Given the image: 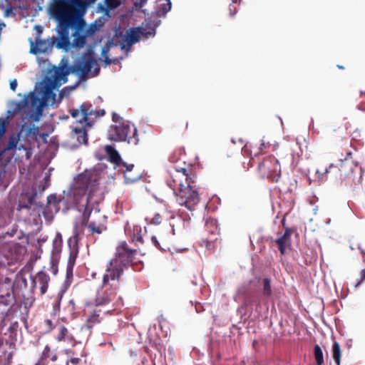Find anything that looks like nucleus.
Returning <instances> with one entry per match:
<instances>
[{"instance_id":"1","label":"nucleus","mask_w":365,"mask_h":365,"mask_svg":"<svg viewBox=\"0 0 365 365\" xmlns=\"http://www.w3.org/2000/svg\"><path fill=\"white\" fill-rule=\"evenodd\" d=\"M69 73L68 68L65 66H53L48 68L38 91L31 92L22 101L15 103L13 110H8L6 117L0 118V138L5 134L6 126L14 115L20 114L24 120L38 122L43 115L46 105L53 106L61 101L64 91L60 92L59 99L56 100L54 90L67 82Z\"/></svg>"},{"instance_id":"2","label":"nucleus","mask_w":365,"mask_h":365,"mask_svg":"<svg viewBox=\"0 0 365 365\" xmlns=\"http://www.w3.org/2000/svg\"><path fill=\"white\" fill-rule=\"evenodd\" d=\"M135 250L128 247L125 242L120 243L116 254L107 264L103 277L101 290L98 292L96 299L97 307L112 304L113 310L122 305V299L117 296L119 288V279L124 269L133 259Z\"/></svg>"},{"instance_id":"3","label":"nucleus","mask_w":365,"mask_h":365,"mask_svg":"<svg viewBox=\"0 0 365 365\" xmlns=\"http://www.w3.org/2000/svg\"><path fill=\"white\" fill-rule=\"evenodd\" d=\"M96 185L86 173L79 174L75 179L67 194V200L71 207H76L79 211L83 210L84 214L93 212L98 214L103 221L106 216L99 214L98 207V198L95 197ZM88 229L92 233L101 234L106 229L104 222L92 221L88 225Z\"/></svg>"},{"instance_id":"4","label":"nucleus","mask_w":365,"mask_h":365,"mask_svg":"<svg viewBox=\"0 0 365 365\" xmlns=\"http://www.w3.org/2000/svg\"><path fill=\"white\" fill-rule=\"evenodd\" d=\"M108 138L113 141H127L133 145H136L139 141L137 129L129 121L110 126L108 130Z\"/></svg>"},{"instance_id":"5","label":"nucleus","mask_w":365,"mask_h":365,"mask_svg":"<svg viewBox=\"0 0 365 365\" xmlns=\"http://www.w3.org/2000/svg\"><path fill=\"white\" fill-rule=\"evenodd\" d=\"M73 69L81 79H86L97 76L100 66L91 54L85 53L76 61Z\"/></svg>"},{"instance_id":"6","label":"nucleus","mask_w":365,"mask_h":365,"mask_svg":"<svg viewBox=\"0 0 365 365\" xmlns=\"http://www.w3.org/2000/svg\"><path fill=\"white\" fill-rule=\"evenodd\" d=\"M193 183L194 180L190 178L175 195L178 204L186 207L190 210H192L200 200L199 194L194 189Z\"/></svg>"},{"instance_id":"7","label":"nucleus","mask_w":365,"mask_h":365,"mask_svg":"<svg viewBox=\"0 0 365 365\" xmlns=\"http://www.w3.org/2000/svg\"><path fill=\"white\" fill-rule=\"evenodd\" d=\"M71 115L76 119V122L85 123L86 126L91 127V117L94 115L96 118H100L105 115L104 109L94 110L92 105L88 103H83L79 108H73L70 110Z\"/></svg>"},{"instance_id":"8","label":"nucleus","mask_w":365,"mask_h":365,"mask_svg":"<svg viewBox=\"0 0 365 365\" xmlns=\"http://www.w3.org/2000/svg\"><path fill=\"white\" fill-rule=\"evenodd\" d=\"M259 170L263 178L278 181L281 175V167L274 156H269L259 165Z\"/></svg>"},{"instance_id":"9","label":"nucleus","mask_w":365,"mask_h":365,"mask_svg":"<svg viewBox=\"0 0 365 365\" xmlns=\"http://www.w3.org/2000/svg\"><path fill=\"white\" fill-rule=\"evenodd\" d=\"M186 171L185 168H182L180 170L175 169L173 172H170L166 178V184L173 190L175 195L178 192V190L183 187L191 178Z\"/></svg>"},{"instance_id":"10","label":"nucleus","mask_w":365,"mask_h":365,"mask_svg":"<svg viewBox=\"0 0 365 365\" xmlns=\"http://www.w3.org/2000/svg\"><path fill=\"white\" fill-rule=\"evenodd\" d=\"M73 26H75L76 31L73 44L74 46L80 48L84 46L86 41V37L79 35V34H94L98 29L96 24H91L89 28L86 29V24L83 20L76 23Z\"/></svg>"},{"instance_id":"11","label":"nucleus","mask_w":365,"mask_h":365,"mask_svg":"<svg viewBox=\"0 0 365 365\" xmlns=\"http://www.w3.org/2000/svg\"><path fill=\"white\" fill-rule=\"evenodd\" d=\"M62 242V236L61 233H57L53 240V249L50 262L51 271L53 274H56L58 272L57 266L58 264L59 255L61 252Z\"/></svg>"},{"instance_id":"12","label":"nucleus","mask_w":365,"mask_h":365,"mask_svg":"<svg viewBox=\"0 0 365 365\" xmlns=\"http://www.w3.org/2000/svg\"><path fill=\"white\" fill-rule=\"evenodd\" d=\"M110 311H102L100 308L96 307L93 312L88 316L86 322L87 324L81 328V332L84 334L85 338H88L90 335V329L95 324L99 323L102 319L101 314L102 313L107 314Z\"/></svg>"},{"instance_id":"13","label":"nucleus","mask_w":365,"mask_h":365,"mask_svg":"<svg viewBox=\"0 0 365 365\" xmlns=\"http://www.w3.org/2000/svg\"><path fill=\"white\" fill-rule=\"evenodd\" d=\"M78 234L77 233L76 230L75 229L73 231V235L68 240V245L70 249V257L68 259V267H67V275L69 274V272L72 273L73 266L74 264L76 258L77 257L78 249Z\"/></svg>"},{"instance_id":"14","label":"nucleus","mask_w":365,"mask_h":365,"mask_svg":"<svg viewBox=\"0 0 365 365\" xmlns=\"http://www.w3.org/2000/svg\"><path fill=\"white\" fill-rule=\"evenodd\" d=\"M30 42V52L36 55L38 53H44L51 51L53 45L55 44V41L49 38L41 40L37 38L35 43L31 40Z\"/></svg>"},{"instance_id":"15","label":"nucleus","mask_w":365,"mask_h":365,"mask_svg":"<svg viewBox=\"0 0 365 365\" xmlns=\"http://www.w3.org/2000/svg\"><path fill=\"white\" fill-rule=\"evenodd\" d=\"M20 134H21V133H19L17 135H12L9 137L6 150H14V149H18L19 150H23L24 152L25 158L26 160H29V159H30V158L32 155V151H31L30 146H29L27 145L19 144Z\"/></svg>"},{"instance_id":"16","label":"nucleus","mask_w":365,"mask_h":365,"mask_svg":"<svg viewBox=\"0 0 365 365\" xmlns=\"http://www.w3.org/2000/svg\"><path fill=\"white\" fill-rule=\"evenodd\" d=\"M133 168V164L120 163V164L118 165V168L116 170L123 174L126 183H132L140 179L139 173L134 172Z\"/></svg>"},{"instance_id":"17","label":"nucleus","mask_w":365,"mask_h":365,"mask_svg":"<svg viewBox=\"0 0 365 365\" xmlns=\"http://www.w3.org/2000/svg\"><path fill=\"white\" fill-rule=\"evenodd\" d=\"M140 30L137 28L131 29L126 34L123 42L121 44V49L125 51L126 56L130 51L131 46L139 41L140 37Z\"/></svg>"},{"instance_id":"18","label":"nucleus","mask_w":365,"mask_h":365,"mask_svg":"<svg viewBox=\"0 0 365 365\" xmlns=\"http://www.w3.org/2000/svg\"><path fill=\"white\" fill-rule=\"evenodd\" d=\"M49 282V276L43 271L38 272L32 278L34 287H38L41 294H44L47 292Z\"/></svg>"},{"instance_id":"19","label":"nucleus","mask_w":365,"mask_h":365,"mask_svg":"<svg viewBox=\"0 0 365 365\" xmlns=\"http://www.w3.org/2000/svg\"><path fill=\"white\" fill-rule=\"evenodd\" d=\"M71 26H58V34H60V38L56 42V46L58 48L68 49L70 46L69 41V29Z\"/></svg>"},{"instance_id":"20","label":"nucleus","mask_w":365,"mask_h":365,"mask_svg":"<svg viewBox=\"0 0 365 365\" xmlns=\"http://www.w3.org/2000/svg\"><path fill=\"white\" fill-rule=\"evenodd\" d=\"M56 340L58 341H65L67 343L75 342V344H82L81 339H76L75 336L70 333L67 328L63 326H61L59 327L58 333L56 336Z\"/></svg>"},{"instance_id":"21","label":"nucleus","mask_w":365,"mask_h":365,"mask_svg":"<svg viewBox=\"0 0 365 365\" xmlns=\"http://www.w3.org/2000/svg\"><path fill=\"white\" fill-rule=\"evenodd\" d=\"M142 36L145 38L153 37L155 35L156 26L150 20H145L142 23L141 26L137 27Z\"/></svg>"},{"instance_id":"22","label":"nucleus","mask_w":365,"mask_h":365,"mask_svg":"<svg viewBox=\"0 0 365 365\" xmlns=\"http://www.w3.org/2000/svg\"><path fill=\"white\" fill-rule=\"evenodd\" d=\"M276 243L282 255H284L286 250L291 245V231L286 230L282 236L276 240Z\"/></svg>"},{"instance_id":"23","label":"nucleus","mask_w":365,"mask_h":365,"mask_svg":"<svg viewBox=\"0 0 365 365\" xmlns=\"http://www.w3.org/2000/svg\"><path fill=\"white\" fill-rule=\"evenodd\" d=\"M105 150L110 159V161L114 163V169L117 170L120 163H125L121 159L118 151L112 145H106L105 147Z\"/></svg>"},{"instance_id":"24","label":"nucleus","mask_w":365,"mask_h":365,"mask_svg":"<svg viewBox=\"0 0 365 365\" xmlns=\"http://www.w3.org/2000/svg\"><path fill=\"white\" fill-rule=\"evenodd\" d=\"M72 138L76 139L79 144H87L88 135L85 126L73 128Z\"/></svg>"},{"instance_id":"25","label":"nucleus","mask_w":365,"mask_h":365,"mask_svg":"<svg viewBox=\"0 0 365 365\" xmlns=\"http://www.w3.org/2000/svg\"><path fill=\"white\" fill-rule=\"evenodd\" d=\"M171 9L170 0H158L156 2V14L158 16H165Z\"/></svg>"},{"instance_id":"26","label":"nucleus","mask_w":365,"mask_h":365,"mask_svg":"<svg viewBox=\"0 0 365 365\" xmlns=\"http://www.w3.org/2000/svg\"><path fill=\"white\" fill-rule=\"evenodd\" d=\"M261 284L262 286V293L264 297L269 298L272 295L271 282L268 278H263Z\"/></svg>"},{"instance_id":"27","label":"nucleus","mask_w":365,"mask_h":365,"mask_svg":"<svg viewBox=\"0 0 365 365\" xmlns=\"http://www.w3.org/2000/svg\"><path fill=\"white\" fill-rule=\"evenodd\" d=\"M335 167L334 164H330L329 167L326 168L324 172H320L319 170H316V178L314 181H317L319 182H323L327 180V174L329 173L330 170Z\"/></svg>"},{"instance_id":"28","label":"nucleus","mask_w":365,"mask_h":365,"mask_svg":"<svg viewBox=\"0 0 365 365\" xmlns=\"http://www.w3.org/2000/svg\"><path fill=\"white\" fill-rule=\"evenodd\" d=\"M333 359L336 365H340L341 349L338 342L334 341L332 346Z\"/></svg>"},{"instance_id":"29","label":"nucleus","mask_w":365,"mask_h":365,"mask_svg":"<svg viewBox=\"0 0 365 365\" xmlns=\"http://www.w3.org/2000/svg\"><path fill=\"white\" fill-rule=\"evenodd\" d=\"M314 357L317 365H322L324 363L323 352L319 345L314 346Z\"/></svg>"},{"instance_id":"30","label":"nucleus","mask_w":365,"mask_h":365,"mask_svg":"<svg viewBox=\"0 0 365 365\" xmlns=\"http://www.w3.org/2000/svg\"><path fill=\"white\" fill-rule=\"evenodd\" d=\"M161 215L159 213H155L153 217L147 216L145 220L150 224L158 225L161 222Z\"/></svg>"},{"instance_id":"31","label":"nucleus","mask_w":365,"mask_h":365,"mask_svg":"<svg viewBox=\"0 0 365 365\" xmlns=\"http://www.w3.org/2000/svg\"><path fill=\"white\" fill-rule=\"evenodd\" d=\"M108 50H109V48L108 46H106L103 48V50H102V57L104 58V62H105V64L106 66H108L109 65L112 61H115V59H110L108 58Z\"/></svg>"},{"instance_id":"32","label":"nucleus","mask_w":365,"mask_h":365,"mask_svg":"<svg viewBox=\"0 0 365 365\" xmlns=\"http://www.w3.org/2000/svg\"><path fill=\"white\" fill-rule=\"evenodd\" d=\"M105 4L108 9H113L117 8L120 2V0H105Z\"/></svg>"},{"instance_id":"33","label":"nucleus","mask_w":365,"mask_h":365,"mask_svg":"<svg viewBox=\"0 0 365 365\" xmlns=\"http://www.w3.org/2000/svg\"><path fill=\"white\" fill-rule=\"evenodd\" d=\"M351 155V152L349 151L346 153V157H348V156H349ZM347 167H350V166H349V163L348 159H347V158H345V162L341 163V168L339 169V170L341 171V172H344V174L346 175V168Z\"/></svg>"},{"instance_id":"34","label":"nucleus","mask_w":365,"mask_h":365,"mask_svg":"<svg viewBox=\"0 0 365 365\" xmlns=\"http://www.w3.org/2000/svg\"><path fill=\"white\" fill-rule=\"evenodd\" d=\"M146 4V0H139L134 3L135 10H140Z\"/></svg>"},{"instance_id":"35","label":"nucleus","mask_w":365,"mask_h":365,"mask_svg":"<svg viewBox=\"0 0 365 365\" xmlns=\"http://www.w3.org/2000/svg\"><path fill=\"white\" fill-rule=\"evenodd\" d=\"M62 296H63V294L61 293H59L58 294L56 303L54 304V311L55 312L58 311L60 309V303H61V300L62 299Z\"/></svg>"},{"instance_id":"36","label":"nucleus","mask_w":365,"mask_h":365,"mask_svg":"<svg viewBox=\"0 0 365 365\" xmlns=\"http://www.w3.org/2000/svg\"><path fill=\"white\" fill-rule=\"evenodd\" d=\"M78 356H79L78 357H72V358L71 359V362L73 365H77V364L79 363V361H80V360H81L80 357L83 356V351H81V353H80V354H78Z\"/></svg>"},{"instance_id":"37","label":"nucleus","mask_w":365,"mask_h":365,"mask_svg":"<svg viewBox=\"0 0 365 365\" xmlns=\"http://www.w3.org/2000/svg\"><path fill=\"white\" fill-rule=\"evenodd\" d=\"M151 242H152V243H153V244L156 247L160 248V249L163 250H165V248L161 247L160 246V243H159V242H158V239H157V237H156L155 236H153V237H151Z\"/></svg>"},{"instance_id":"38","label":"nucleus","mask_w":365,"mask_h":365,"mask_svg":"<svg viewBox=\"0 0 365 365\" xmlns=\"http://www.w3.org/2000/svg\"><path fill=\"white\" fill-rule=\"evenodd\" d=\"M17 87V81L16 79L12 80L10 82V88L13 91H15Z\"/></svg>"},{"instance_id":"39","label":"nucleus","mask_w":365,"mask_h":365,"mask_svg":"<svg viewBox=\"0 0 365 365\" xmlns=\"http://www.w3.org/2000/svg\"><path fill=\"white\" fill-rule=\"evenodd\" d=\"M364 280H365V269H362L361 272V280L360 281H358L356 284V287L359 286L361 282H363Z\"/></svg>"},{"instance_id":"40","label":"nucleus","mask_w":365,"mask_h":365,"mask_svg":"<svg viewBox=\"0 0 365 365\" xmlns=\"http://www.w3.org/2000/svg\"><path fill=\"white\" fill-rule=\"evenodd\" d=\"M44 323L48 329H53V322L51 320L46 319V320H45Z\"/></svg>"},{"instance_id":"41","label":"nucleus","mask_w":365,"mask_h":365,"mask_svg":"<svg viewBox=\"0 0 365 365\" xmlns=\"http://www.w3.org/2000/svg\"><path fill=\"white\" fill-rule=\"evenodd\" d=\"M236 13V8L232 4L230 5V14L233 16Z\"/></svg>"},{"instance_id":"42","label":"nucleus","mask_w":365,"mask_h":365,"mask_svg":"<svg viewBox=\"0 0 365 365\" xmlns=\"http://www.w3.org/2000/svg\"><path fill=\"white\" fill-rule=\"evenodd\" d=\"M112 119L114 122H117L120 119V116L118 114L113 113Z\"/></svg>"},{"instance_id":"43","label":"nucleus","mask_w":365,"mask_h":365,"mask_svg":"<svg viewBox=\"0 0 365 365\" xmlns=\"http://www.w3.org/2000/svg\"><path fill=\"white\" fill-rule=\"evenodd\" d=\"M266 147H267V145H266L265 142L262 140L259 149L262 150L263 148H266Z\"/></svg>"},{"instance_id":"44","label":"nucleus","mask_w":365,"mask_h":365,"mask_svg":"<svg viewBox=\"0 0 365 365\" xmlns=\"http://www.w3.org/2000/svg\"><path fill=\"white\" fill-rule=\"evenodd\" d=\"M313 123H314V120H313V119H312V125H309L310 129H312V131H313V132H314V133H318V131H317V130L314 129Z\"/></svg>"},{"instance_id":"45","label":"nucleus","mask_w":365,"mask_h":365,"mask_svg":"<svg viewBox=\"0 0 365 365\" xmlns=\"http://www.w3.org/2000/svg\"><path fill=\"white\" fill-rule=\"evenodd\" d=\"M358 109L359 110H365V105H361V104H359L358 106H357Z\"/></svg>"},{"instance_id":"46","label":"nucleus","mask_w":365,"mask_h":365,"mask_svg":"<svg viewBox=\"0 0 365 365\" xmlns=\"http://www.w3.org/2000/svg\"><path fill=\"white\" fill-rule=\"evenodd\" d=\"M67 354H73H73H75V353H74V352H73L71 350H68V351H67Z\"/></svg>"},{"instance_id":"47","label":"nucleus","mask_w":365,"mask_h":365,"mask_svg":"<svg viewBox=\"0 0 365 365\" xmlns=\"http://www.w3.org/2000/svg\"><path fill=\"white\" fill-rule=\"evenodd\" d=\"M361 253L363 254V260L365 262V252H364L363 250H361Z\"/></svg>"},{"instance_id":"48","label":"nucleus","mask_w":365,"mask_h":365,"mask_svg":"<svg viewBox=\"0 0 365 365\" xmlns=\"http://www.w3.org/2000/svg\"><path fill=\"white\" fill-rule=\"evenodd\" d=\"M195 310H196L197 312H201V310L197 306H195Z\"/></svg>"},{"instance_id":"49","label":"nucleus","mask_w":365,"mask_h":365,"mask_svg":"<svg viewBox=\"0 0 365 365\" xmlns=\"http://www.w3.org/2000/svg\"><path fill=\"white\" fill-rule=\"evenodd\" d=\"M34 133H38V128H34Z\"/></svg>"},{"instance_id":"50","label":"nucleus","mask_w":365,"mask_h":365,"mask_svg":"<svg viewBox=\"0 0 365 365\" xmlns=\"http://www.w3.org/2000/svg\"><path fill=\"white\" fill-rule=\"evenodd\" d=\"M240 0H232V4H237Z\"/></svg>"},{"instance_id":"51","label":"nucleus","mask_w":365,"mask_h":365,"mask_svg":"<svg viewBox=\"0 0 365 365\" xmlns=\"http://www.w3.org/2000/svg\"><path fill=\"white\" fill-rule=\"evenodd\" d=\"M361 175H362V168H360V178L361 177Z\"/></svg>"},{"instance_id":"52","label":"nucleus","mask_w":365,"mask_h":365,"mask_svg":"<svg viewBox=\"0 0 365 365\" xmlns=\"http://www.w3.org/2000/svg\"><path fill=\"white\" fill-rule=\"evenodd\" d=\"M70 304H72V306L73 307L74 303H73V300H71V301H70Z\"/></svg>"},{"instance_id":"53","label":"nucleus","mask_w":365,"mask_h":365,"mask_svg":"<svg viewBox=\"0 0 365 365\" xmlns=\"http://www.w3.org/2000/svg\"><path fill=\"white\" fill-rule=\"evenodd\" d=\"M350 170H351V173L352 174V173H353V168L350 167Z\"/></svg>"},{"instance_id":"54","label":"nucleus","mask_w":365,"mask_h":365,"mask_svg":"<svg viewBox=\"0 0 365 365\" xmlns=\"http://www.w3.org/2000/svg\"><path fill=\"white\" fill-rule=\"evenodd\" d=\"M354 164L355 167H358V163H354Z\"/></svg>"},{"instance_id":"55","label":"nucleus","mask_w":365,"mask_h":365,"mask_svg":"<svg viewBox=\"0 0 365 365\" xmlns=\"http://www.w3.org/2000/svg\"><path fill=\"white\" fill-rule=\"evenodd\" d=\"M172 232H173V235H175V230L173 228L172 229Z\"/></svg>"},{"instance_id":"56","label":"nucleus","mask_w":365,"mask_h":365,"mask_svg":"<svg viewBox=\"0 0 365 365\" xmlns=\"http://www.w3.org/2000/svg\"><path fill=\"white\" fill-rule=\"evenodd\" d=\"M46 350H49V348L46 346V348H45V351Z\"/></svg>"},{"instance_id":"57","label":"nucleus","mask_w":365,"mask_h":365,"mask_svg":"<svg viewBox=\"0 0 365 365\" xmlns=\"http://www.w3.org/2000/svg\"><path fill=\"white\" fill-rule=\"evenodd\" d=\"M140 239H141V237H137V240H140Z\"/></svg>"},{"instance_id":"58","label":"nucleus","mask_w":365,"mask_h":365,"mask_svg":"<svg viewBox=\"0 0 365 365\" xmlns=\"http://www.w3.org/2000/svg\"><path fill=\"white\" fill-rule=\"evenodd\" d=\"M29 130H31V128H30ZM31 133V130H29V131L28 132V133H27V134L29 135V133Z\"/></svg>"},{"instance_id":"59","label":"nucleus","mask_w":365,"mask_h":365,"mask_svg":"<svg viewBox=\"0 0 365 365\" xmlns=\"http://www.w3.org/2000/svg\"><path fill=\"white\" fill-rule=\"evenodd\" d=\"M309 183L311 184L312 180L310 178H309Z\"/></svg>"},{"instance_id":"60","label":"nucleus","mask_w":365,"mask_h":365,"mask_svg":"<svg viewBox=\"0 0 365 365\" xmlns=\"http://www.w3.org/2000/svg\"><path fill=\"white\" fill-rule=\"evenodd\" d=\"M243 150H244L245 152H246V151H247V148H244V149H243Z\"/></svg>"},{"instance_id":"61","label":"nucleus","mask_w":365,"mask_h":365,"mask_svg":"<svg viewBox=\"0 0 365 365\" xmlns=\"http://www.w3.org/2000/svg\"><path fill=\"white\" fill-rule=\"evenodd\" d=\"M36 365H41V364H40V362H38V364H36Z\"/></svg>"}]
</instances>
